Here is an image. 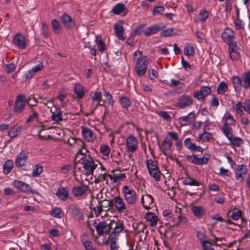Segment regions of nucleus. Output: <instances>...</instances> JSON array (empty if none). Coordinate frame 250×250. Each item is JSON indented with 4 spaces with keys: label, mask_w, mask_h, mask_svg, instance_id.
Returning a JSON list of instances; mask_svg holds the SVG:
<instances>
[{
    "label": "nucleus",
    "mask_w": 250,
    "mask_h": 250,
    "mask_svg": "<svg viewBox=\"0 0 250 250\" xmlns=\"http://www.w3.org/2000/svg\"><path fill=\"white\" fill-rule=\"evenodd\" d=\"M82 161V164L87 175L92 174L94 170L96 168L97 165L95 164L93 159L89 155L83 156L80 159Z\"/></svg>",
    "instance_id": "1"
},
{
    "label": "nucleus",
    "mask_w": 250,
    "mask_h": 250,
    "mask_svg": "<svg viewBox=\"0 0 250 250\" xmlns=\"http://www.w3.org/2000/svg\"><path fill=\"white\" fill-rule=\"evenodd\" d=\"M124 197L127 204L134 205L137 201V195L135 191L128 186H124L122 188Z\"/></svg>",
    "instance_id": "2"
},
{
    "label": "nucleus",
    "mask_w": 250,
    "mask_h": 250,
    "mask_svg": "<svg viewBox=\"0 0 250 250\" xmlns=\"http://www.w3.org/2000/svg\"><path fill=\"white\" fill-rule=\"evenodd\" d=\"M148 60L146 56H144L141 59H138L135 66V71L139 77L144 76L146 71Z\"/></svg>",
    "instance_id": "3"
},
{
    "label": "nucleus",
    "mask_w": 250,
    "mask_h": 250,
    "mask_svg": "<svg viewBox=\"0 0 250 250\" xmlns=\"http://www.w3.org/2000/svg\"><path fill=\"white\" fill-rule=\"evenodd\" d=\"M28 103L25 96L22 94L18 95L15 100L14 111L16 114L21 113L24 110L26 104Z\"/></svg>",
    "instance_id": "4"
},
{
    "label": "nucleus",
    "mask_w": 250,
    "mask_h": 250,
    "mask_svg": "<svg viewBox=\"0 0 250 250\" xmlns=\"http://www.w3.org/2000/svg\"><path fill=\"white\" fill-rule=\"evenodd\" d=\"M110 230L113 229L111 235H115L117 237L120 232L124 230V224L123 221L117 219L116 221L112 220L110 223Z\"/></svg>",
    "instance_id": "5"
},
{
    "label": "nucleus",
    "mask_w": 250,
    "mask_h": 250,
    "mask_svg": "<svg viewBox=\"0 0 250 250\" xmlns=\"http://www.w3.org/2000/svg\"><path fill=\"white\" fill-rule=\"evenodd\" d=\"M93 225L96 228L97 233L100 235L104 234H108L110 231V223L107 224L106 222H100L97 224V221L95 220Z\"/></svg>",
    "instance_id": "6"
},
{
    "label": "nucleus",
    "mask_w": 250,
    "mask_h": 250,
    "mask_svg": "<svg viewBox=\"0 0 250 250\" xmlns=\"http://www.w3.org/2000/svg\"><path fill=\"white\" fill-rule=\"evenodd\" d=\"M193 104V99L188 95H182L179 97L177 106L180 109H184L191 106Z\"/></svg>",
    "instance_id": "7"
},
{
    "label": "nucleus",
    "mask_w": 250,
    "mask_h": 250,
    "mask_svg": "<svg viewBox=\"0 0 250 250\" xmlns=\"http://www.w3.org/2000/svg\"><path fill=\"white\" fill-rule=\"evenodd\" d=\"M60 19L66 30H71L74 28L75 21L70 15L64 13L61 16Z\"/></svg>",
    "instance_id": "8"
},
{
    "label": "nucleus",
    "mask_w": 250,
    "mask_h": 250,
    "mask_svg": "<svg viewBox=\"0 0 250 250\" xmlns=\"http://www.w3.org/2000/svg\"><path fill=\"white\" fill-rule=\"evenodd\" d=\"M211 90L208 86H203L199 91L193 93V96L199 101L204 100L205 98L211 93Z\"/></svg>",
    "instance_id": "9"
},
{
    "label": "nucleus",
    "mask_w": 250,
    "mask_h": 250,
    "mask_svg": "<svg viewBox=\"0 0 250 250\" xmlns=\"http://www.w3.org/2000/svg\"><path fill=\"white\" fill-rule=\"evenodd\" d=\"M12 42L20 49H24L26 47L25 38L20 33L14 36Z\"/></svg>",
    "instance_id": "10"
},
{
    "label": "nucleus",
    "mask_w": 250,
    "mask_h": 250,
    "mask_svg": "<svg viewBox=\"0 0 250 250\" xmlns=\"http://www.w3.org/2000/svg\"><path fill=\"white\" fill-rule=\"evenodd\" d=\"M138 142L136 137L132 135L128 136L126 140L127 150L129 152L133 153L138 149Z\"/></svg>",
    "instance_id": "11"
},
{
    "label": "nucleus",
    "mask_w": 250,
    "mask_h": 250,
    "mask_svg": "<svg viewBox=\"0 0 250 250\" xmlns=\"http://www.w3.org/2000/svg\"><path fill=\"white\" fill-rule=\"evenodd\" d=\"M88 189V186L83 184L72 187L71 192L75 197H82L87 191Z\"/></svg>",
    "instance_id": "12"
},
{
    "label": "nucleus",
    "mask_w": 250,
    "mask_h": 250,
    "mask_svg": "<svg viewBox=\"0 0 250 250\" xmlns=\"http://www.w3.org/2000/svg\"><path fill=\"white\" fill-rule=\"evenodd\" d=\"M13 185L22 192L33 193V191L29 185L21 181L16 180L13 182Z\"/></svg>",
    "instance_id": "13"
},
{
    "label": "nucleus",
    "mask_w": 250,
    "mask_h": 250,
    "mask_svg": "<svg viewBox=\"0 0 250 250\" xmlns=\"http://www.w3.org/2000/svg\"><path fill=\"white\" fill-rule=\"evenodd\" d=\"M82 129L83 136L87 141L93 142L97 138L96 135L90 128L82 126Z\"/></svg>",
    "instance_id": "14"
},
{
    "label": "nucleus",
    "mask_w": 250,
    "mask_h": 250,
    "mask_svg": "<svg viewBox=\"0 0 250 250\" xmlns=\"http://www.w3.org/2000/svg\"><path fill=\"white\" fill-rule=\"evenodd\" d=\"M113 201L115 203L116 210L120 213L124 212L126 209V206L123 199L120 196H116L114 197Z\"/></svg>",
    "instance_id": "15"
},
{
    "label": "nucleus",
    "mask_w": 250,
    "mask_h": 250,
    "mask_svg": "<svg viewBox=\"0 0 250 250\" xmlns=\"http://www.w3.org/2000/svg\"><path fill=\"white\" fill-rule=\"evenodd\" d=\"M28 158V153L25 151H22L17 156L15 160V165L17 167H21L25 165Z\"/></svg>",
    "instance_id": "16"
},
{
    "label": "nucleus",
    "mask_w": 250,
    "mask_h": 250,
    "mask_svg": "<svg viewBox=\"0 0 250 250\" xmlns=\"http://www.w3.org/2000/svg\"><path fill=\"white\" fill-rule=\"evenodd\" d=\"M69 209L71 216L76 220L80 221L84 219L83 214L80 208L71 205L69 206Z\"/></svg>",
    "instance_id": "17"
},
{
    "label": "nucleus",
    "mask_w": 250,
    "mask_h": 250,
    "mask_svg": "<svg viewBox=\"0 0 250 250\" xmlns=\"http://www.w3.org/2000/svg\"><path fill=\"white\" fill-rule=\"evenodd\" d=\"M234 33L232 30L229 28H226L222 34L223 40L227 44L230 43L233 41Z\"/></svg>",
    "instance_id": "18"
},
{
    "label": "nucleus",
    "mask_w": 250,
    "mask_h": 250,
    "mask_svg": "<svg viewBox=\"0 0 250 250\" xmlns=\"http://www.w3.org/2000/svg\"><path fill=\"white\" fill-rule=\"evenodd\" d=\"M43 67V63L42 62H40L37 66L33 67L24 75L25 79H31L36 73L41 71Z\"/></svg>",
    "instance_id": "19"
},
{
    "label": "nucleus",
    "mask_w": 250,
    "mask_h": 250,
    "mask_svg": "<svg viewBox=\"0 0 250 250\" xmlns=\"http://www.w3.org/2000/svg\"><path fill=\"white\" fill-rule=\"evenodd\" d=\"M153 202V198L150 195L146 194L145 196L143 195L142 197L141 203L143 205V207L146 209H150V206L152 205Z\"/></svg>",
    "instance_id": "20"
},
{
    "label": "nucleus",
    "mask_w": 250,
    "mask_h": 250,
    "mask_svg": "<svg viewBox=\"0 0 250 250\" xmlns=\"http://www.w3.org/2000/svg\"><path fill=\"white\" fill-rule=\"evenodd\" d=\"M161 29L158 24H154L146 28L144 33L146 37L155 34L159 32Z\"/></svg>",
    "instance_id": "21"
},
{
    "label": "nucleus",
    "mask_w": 250,
    "mask_h": 250,
    "mask_svg": "<svg viewBox=\"0 0 250 250\" xmlns=\"http://www.w3.org/2000/svg\"><path fill=\"white\" fill-rule=\"evenodd\" d=\"M114 29L118 39L122 41L125 40V38L123 35L124 29L122 24H120L119 23H115L114 26Z\"/></svg>",
    "instance_id": "22"
},
{
    "label": "nucleus",
    "mask_w": 250,
    "mask_h": 250,
    "mask_svg": "<svg viewBox=\"0 0 250 250\" xmlns=\"http://www.w3.org/2000/svg\"><path fill=\"white\" fill-rule=\"evenodd\" d=\"M74 91L75 93L77 95V98L81 99L85 95L86 90L84 88L82 84L77 83L75 84Z\"/></svg>",
    "instance_id": "23"
},
{
    "label": "nucleus",
    "mask_w": 250,
    "mask_h": 250,
    "mask_svg": "<svg viewBox=\"0 0 250 250\" xmlns=\"http://www.w3.org/2000/svg\"><path fill=\"white\" fill-rule=\"evenodd\" d=\"M146 220L150 223L151 227L156 226L158 222V217L154 213L151 212H147L145 216Z\"/></svg>",
    "instance_id": "24"
},
{
    "label": "nucleus",
    "mask_w": 250,
    "mask_h": 250,
    "mask_svg": "<svg viewBox=\"0 0 250 250\" xmlns=\"http://www.w3.org/2000/svg\"><path fill=\"white\" fill-rule=\"evenodd\" d=\"M56 196L62 201H66L68 198V192L63 187L59 188L56 193Z\"/></svg>",
    "instance_id": "25"
},
{
    "label": "nucleus",
    "mask_w": 250,
    "mask_h": 250,
    "mask_svg": "<svg viewBox=\"0 0 250 250\" xmlns=\"http://www.w3.org/2000/svg\"><path fill=\"white\" fill-rule=\"evenodd\" d=\"M51 112L52 113L51 118L53 121L59 122L62 120V115L60 108L55 107V111H52L51 110Z\"/></svg>",
    "instance_id": "26"
},
{
    "label": "nucleus",
    "mask_w": 250,
    "mask_h": 250,
    "mask_svg": "<svg viewBox=\"0 0 250 250\" xmlns=\"http://www.w3.org/2000/svg\"><path fill=\"white\" fill-rule=\"evenodd\" d=\"M191 210L197 218L202 217L205 213V209L202 206H192Z\"/></svg>",
    "instance_id": "27"
},
{
    "label": "nucleus",
    "mask_w": 250,
    "mask_h": 250,
    "mask_svg": "<svg viewBox=\"0 0 250 250\" xmlns=\"http://www.w3.org/2000/svg\"><path fill=\"white\" fill-rule=\"evenodd\" d=\"M221 130L229 140L231 139V138L233 137V130L228 125L227 122H225Z\"/></svg>",
    "instance_id": "28"
},
{
    "label": "nucleus",
    "mask_w": 250,
    "mask_h": 250,
    "mask_svg": "<svg viewBox=\"0 0 250 250\" xmlns=\"http://www.w3.org/2000/svg\"><path fill=\"white\" fill-rule=\"evenodd\" d=\"M237 170V171L235 173L236 178L238 180L241 179V181H242L243 179V176L247 172V168L244 165H240L238 166Z\"/></svg>",
    "instance_id": "29"
},
{
    "label": "nucleus",
    "mask_w": 250,
    "mask_h": 250,
    "mask_svg": "<svg viewBox=\"0 0 250 250\" xmlns=\"http://www.w3.org/2000/svg\"><path fill=\"white\" fill-rule=\"evenodd\" d=\"M125 11H126L125 13L128 12V10L126 9L125 5L124 4L121 3L115 5L112 10V13L117 15L121 14Z\"/></svg>",
    "instance_id": "30"
},
{
    "label": "nucleus",
    "mask_w": 250,
    "mask_h": 250,
    "mask_svg": "<svg viewBox=\"0 0 250 250\" xmlns=\"http://www.w3.org/2000/svg\"><path fill=\"white\" fill-rule=\"evenodd\" d=\"M196 118L194 112H190L186 116H182L179 118V121L185 122V123H191Z\"/></svg>",
    "instance_id": "31"
},
{
    "label": "nucleus",
    "mask_w": 250,
    "mask_h": 250,
    "mask_svg": "<svg viewBox=\"0 0 250 250\" xmlns=\"http://www.w3.org/2000/svg\"><path fill=\"white\" fill-rule=\"evenodd\" d=\"M172 145V142L166 138L162 142V146L160 147V148L162 152L165 155H167L166 153L165 152V150H168L171 148Z\"/></svg>",
    "instance_id": "32"
},
{
    "label": "nucleus",
    "mask_w": 250,
    "mask_h": 250,
    "mask_svg": "<svg viewBox=\"0 0 250 250\" xmlns=\"http://www.w3.org/2000/svg\"><path fill=\"white\" fill-rule=\"evenodd\" d=\"M119 103L122 107L125 109H128L131 105V103L129 98L126 96H122L120 98Z\"/></svg>",
    "instance_id": "33"
},
{
    "label": "nucleus",
    "mask_w": 250,
    "mask_h": 250,
    "mask_svg": "<svg viewBox=\"0 0 250 250\" xmlns=\"http://www.w3.org/2000/svg\"><path fill=\"white\" fill-rule=\"evenodd\" d=\"M192 163L196 165H203L208 163V159L205 158H199L196 154H193Z\"/></svg>",
    "instance_id": "34"
},
{
    "label": "nucleus",
    "mask_w": 250,
    "mask_h": 250,
    "mask_svg": "<svg viewBox=\"0 0 250 250\" xmlns=\"http://www.w3.org/2000/svg\"><path fill=\"white\" fill-rule=\"evenodd\" d=\"M108 176L113 183H116L125 178V173L113 174L112 175L108 174Z\"/></svg>",
    "instance_id": "35"
},
{
    "label": "nucleus",
    "mask_w": 250,
    "mask_h": 250,
    "mask_svg": "<svg viewBox=\"0 0 250 250\" xmlns=\"http://www.w3.org/2000/svg\"><path fill=\"white\" fill-rule=\"evenodd\" d=\"M14 167L13 162L11 160L5 161L3 166V172L5 174H8L10 172Z\"/></svg>",
    "instance_id": "36"
},
{
    "label": "nucleus",
    "mask_w": 250,
    "mask_h": 250,
    "mask_svg": "<svg viewBox=\"0 0 250 250\" xmlns=\"http://www.w3.org/2000/svg\"><path fill=\"white\" fill-rule=\"evenodd\" d=\"M63 214L62 209L60 208L54 207L52 208L50 215L55 218H61Z\"/></svg>",
    "instance_id": "37"
},
{
    "label": "nucleus",
    "mask_w": 250,
    "mask_h": 250,
    "mask_svg": "<svg viewBox=\"0 0 250 250\" xmlns=\"http://www.w3.org/2000/svg\"><path fill=\"white\" fill-rule=\"evenodd\" d=\"M132 226H133L134 230L136 231V233H140L144 232L145 229L146 227V226L145 225V224L142 222L137 223L135 224L134 223H133L132 225Z\"/></svg>",
    "instance_id": "38"
},
{
    "label": "nucleus",
    "mask_w": 250,
    "mask_h": 250,
    "mask_svg": "<svg viewBox=\"0 0 250 250\" xmlns=\"http://www.w3.org/2000/svg\"><path fill=\"white\" fill-rule=\"evenodd\" d=\"M243 87L248 89L250 87V72H248L245 73L243 75Z\"/></svg>",
    "instance_id": "39"
},
{
    "label": "nucleus",
    "mask_w": 250,
    "mask_h": 250,
    "mask_svg": "<svg viewBox=\"0 0 250 250\" xmlns=\"http://www.w3.org/2000/svg\"><path fill=\"white\" fill-rule=\"evenodd\" d=\"M228 90V85L224 82H221L217 88L218 94L223 95Z\"/></svg>",
    "instance_id": "40"
},
{
    "label": "nucleus",
    "mask_w": 250,
    "mask_h": 250,
    "mask_svg": "<svg viewBox=\"0 0 250 250\" xmlns=\"http://www.w3.org/2000/svg\"><path fill=\"white\" fill-rule=\"evenodd\" d=\"M146 165L148 172H151V171H155V169L159 168L155 161L152 159L147 160L146 162Z\"/></svg>",
    "instance_id": "41"
},
{
    "label": "nucleus",
    "mask_w": 250,
    "mask_h": 250,
    "mask_svg": "<svg viewBox=\"0 0 250 250\" xmlns=\"http://www.w3.org/2000/svg\"><path fill=\"white\" fill-rule=\"evenodd\" d=\"M183 183L185 185H190L195 186H199L201 185L199 182L197 181L196 179L190 177H188V179L184 180L183 181Z\"/></svg>",
    "instance_id": "42"
},
{
    "label": "nucleus",
    "mask_w": 250,
    "mask_h": 250,
    "mask_svg": "<svg viewBox=\"0 0 250 250\" xmlns=\"http://www.w3.org/2000/svg\"><path fill=\"white\" fill-rule=\"evenodd\" d=\"M232 83L234 88L236 90H240L242 86V82L240 79L237 76H234L232 78Z\"/></svg>",
    "instance_id": "43"
},
{
    "label": "nucleus",
    "mask_w": 250,
    "mask_h": 250,
    "mask_svg": "<svg viewBox=\"0 0 250 250\" xmlns=\"http://www.w3.org/2000/svg\"><path fill=\"white\" fill-rule=\"evenodd\" d=\"M21 126L14 127L8 131V135L10 138H13L17 136L21 130Z\"/></svg>",
    "instance_id": "44"
},
{
    "label": "nucleus",
    "mask_w": 250,
    "mask_h": 250,
    "mask_svg": "<svg viewBox=\"0 0 250 250\" xmlns=\"http://www.w3.org/2000/svg\"><path fill=\"white\" fill-rule=\"evenodd\" d=\"M96 43L98 46V49L100 51L103 52L105 49V44L104 42L102 40L100 36H96Z\"/></svg>",
    "instance_id": "45"
},
{
    "label": "nucleus",
    "mask_w": 250,
    "mask_h": 250,
    "mask_svg": "<svg viewBox=\"0 0 250 250\" xmlns=\"http://www.w3.org/2000/svg\"><path fill=\"white\" fill-rule=\"evenodd\" d=\"M194 53V49L189 44H186L184 49V54L186 56H192Z\"/></svg>",
    "instance_id": "46"
},
{
    "label": "nucleus",
    "mask_w": 250,
    "mask_h": 250,
    "mask_svg": "<svg viewBox=\"0 0 250 250\" xmlns=\"http://www.w3.org/2000/svg\"><path fill=\"white\" fill-rule=\"evenodd\" d=\"M232 145L239 147L243 144V140L238 137H232L231 140H229Z\"/></svg>",
    "instance_id": "47"
},
{
    "label": "nucleus",
    "mask_w": 250,
    "mask_h": 250,
    "mask_svg": "<svg viewBox=\"0 0 250 250\" xmlns=\"http://www.w3.org/2000/svg\"><path fill=\"white\" fill-rule=\"evenodd\" d=\"M229 52H233L235 51H240L241 49L240 47L237 45L236 42L233 41V42L229 43Z\"/></svg>",
    "instance_id": "48"
},
{
    "label": "nucleus",
    "mask_w": 250,
    "mask_h": 250,
    "mask_svg": "<svg viewBox=\"0 0 250 250\" xmlns=\"http://www.w3.org/2000/svg\"><path fill=\"white\" fill-rule=\"evenodd\" d=\"M211 134L210 133L205 131L204 133L200 134L198 139L202 142L209 141L210 139Z\"/></svg>",
    "instance_id": "49"
},
{
    "label": "nucleus",
    "mask_w": 250,
    "mask_h": 250,
    "mask_svg": "<svg viewBox=\"0 0 250 250\" xmlns=\"http://www.w3.org/2000/svg\"><path fill=\"white\" fill-rule=\"evenodd\" d=\"M208 12L206 10L202 9L200 11L199 15V20L201 21L205 22L208 17Z\"/></svg>",
    "instance_id": "50"
},
{
    "label": "nucleus",
    "mask_w": 250,
    "mask_h": 250,
    "mask_svg": "<svg viewBox=\"0 0 250 250\" xmlns=\"http://www.w3.org/2000/svg\"><path fill=\"white\" fill-rule=\"evenodd\" d=\"M148 173L156 181L160 180L161 173L159 171V168L155 169V171H151V172H148Z\"/></svg>",
    "instance_id": "51"
},
{
    "label": "nucleus",
    "mask_w": 250,
    "mask_h": 250,
    "mask_svg": "<svg viewBox=\"0 0 250 250\" xmlns=\"http://www.w3.org/2000/svg\"><path fill=\"white\" fill-rule=\"evenodd\" d=\"M41 35L43 38L46 39L48 38L49 36V33L48 32V27L47 26L46 23L45 22L42 23Z\"/></svg>",
    "instance_id": "52"
},
{
    "label": "nucleus",
    "mask_w": 250,
    "mask_h": 250,
    "mask_svg": "<svg viewBox=\"0 0 250 250\" xmlns=\"http://www.w3.org/2000/svg\"><path fill=\"white\" fill-rule=\"evenodd\" d=\"M175 34V33L174 32V29L171 28L165 30L161 33V36L164 37L173 36Z\"/></svg>",
    "instance_id": "53"
},
{
    "label": "nucleus",
    "mask_w": 250,
    "mask_h": 250,
    "mask_svg": "<svg viewBox=\"0 0 250 250\" xmlns=\"http://www.w3.org/2000/svg\"><path fill=\"white\" fill-rule=\"evenodd\" d=\"M100 152L103 155L108 156L110 153V149L107 145H103L100 147Z\"/></svg>",
    "instance_id": "54"
},
{
    "label": "nucleus",
    "mask_w": 250,
    "mask_h": 250,
    "mask_svg": "<svg viewBox=\"0 0 250 250\" xmlns=\"http://www.w3.org/2000/svg\"><path fill=\"white\" fill-rule=\"evenodd\" d=\"M234 24H235V27L236 30H238L240 29H244V23L243 21L239 18H237L235 21H234Z\"/></svg>",
    "instance_id": "55"
},
{
    "label": "nucleus",
    "mask_w": 250,
    "mask_h": 250,
    "mask_svg": "<svg viewBox=\"0 0 250 250\" xmlns=\"http://www.w3.org/2000/svg\"><path fill=\"white\" fill-rule=\"evenodd\" d=\"M42 171V167L41 166L36 165L35 168L32 172V176L34 177L38 176Z\"/></svg>",
    "instance_id": "56"
},
{
    "label": "nucleus",
    "mask_w": 250,
    "mask_h": 250,
    "mask_svg": "<svg viewBox=\"0 0 250 250\" xmlns=\"http://www.w3.org/2000/svg\"><path fill=\"white\" fill-rule=\"evenodd\" d=\"M165 11V8L163 6H155L153 10V15L162 14Z\"/></svg>",
    "instance_id": "57"
},
{
    "label": "nucleus",
    "mask_w": 250,
    "mask_h": 250,
    "mask_svg": "<svg viewBox=\"0 0 250 250\" xmlns=\"http://www.w3.org/2000/svg\"><path fill=\"white\" fill-rule=\"evenodd\" d=\"M229 53L230 58L232 61L238 60L241 57L240 51H235Z\"/></svg>",
    "instance_id": "58"
},
{
    "label": "nucleus",
    "mask_w": 250,
    "mask_h": 250,
    "mask_svg": "<svg viewBox=\"0 0 250 250\" xmlns=\"http://www.w3.org/2000/svg\"><path fill=\"white\" fill-rule=\"evenodd\" d=\"M146 24H143L137 26L134 30L133 33L132 34L133 37L136 35H140L143 31V29L145 27Z\"/></svg>",
    "instance_id": "59"
},
{
    "label": "nucleus",
    "mask_w": 250,
    "mask_h": 250,
    "mask_svg": "<svg viewBox=\"0 0 250 250\" xmlns=\"http://www.w3.org/2000/svg\"><path fill=\"white\" fill-rule=\"evenodd\" d=\"M31 111L33 112V113L29 116L28 119L26 121V123H29L32 122L34 121V120L38 118L39 116V114L35 111H34L33 108H31Z\"/></svg>",
    "instance_id": "60"
},
{
    "label": "nucleus",
    "mask_w": 250,
    "mask_h": 250,
    "mask_svg": "<svg viewBox=\"0 0 250 250\" xmlns=\"http://www.w3.org/2000/svg\"><path fill=\"white\" fill-rule=\"evenodd\" d=\"M52 28L55 32H57L58 31L60 30L61 29V26L60 23L59 21L56 20L54 19L52 21Z\"/></svg>",
    "instance_id": "61"
},
{
    "label": "nucleus",
    "mask_w": 250,
    "mask_h": 250,
    "mask_svg": "<svg viewBox=\"0 0 250 250\" xmlns=\"http://www.w3.org/2000/svg\"><path fill=\"white\" fill-rule=\"evenodd\" d=\"M242 216V211L240 210H237L236 211H233L232 214L230 215V217L234 220H238Z\"/></svg>",
    "instance_id": "62"
},
{
    "label": "nucleus",
    "mask_w": 250,
    "mask_h": 250,
    "mask_svg": "<svg viewBox=\"0 0 250 250\" xmlns=\"http://www.w3.org/2000/svg\"><path fill=\"white\" fill-rule=\"evenodd\" d=\"M118 246L116 242V236L111 238L110 250H118Z\"/></svg>",
    "instance_id": "63"
},
{
    "label": "nucleus",
    "mask_w": 250,
    "mask_h": 250,
    "mask_svg": "<svg viewBox=\"0 0 250 250\" xmlns=\"http://www.w3.org/2000/svg\"><path fill=\"white\" fill-rule=\"evenodd\" d=\"M202 248L204 250H210L212 243L210 241L206 240L201 242Z\"/></svg>",
    "instance_id": "64"
}]
</instances>
